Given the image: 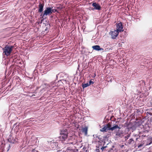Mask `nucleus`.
Instances as JSON below:
<instances>
[{
  "label": "nucleus",
  "instance_id": "nucleus-1",
  "mask_svg": "<svg viewBox=\"0 0 152 152\" xmlns=\"http://www.w3.org/2000/svg\"><path fill=\"white\" fill-rule=\"evenodd\" d=\"M13 47L14 46H13L6 45L4 48H2L3 50V53H4V54L7 56L10 55Z\"/></svg>",
  "mask_w": 152,
  "mask_h": 152
},
{
  "label": "nucleus",
  "instance_id": "nucleus-2",
  "mask_svg": "<svg viewBox=\"0 0 152 152\" xmlns=\"http://www.w3.org/2000/svg\"><path fill=\"white\" fill-rule=\"evenodd\" d=\"M68 134V132L66 129H64L61 130L60 132V139H61L62 141L65 140L67 138Z\"/></svg>",
  "mask_w": 152,
  "mask_h": 152
},
{
  "label": "nucleus",
  "instance_id": "nucleus-3",
  "mask_svg": "<svg viewBox=\"0 0 152 152\" xmlns=\"http://www.w3.org/2000/svg\"><path fill=\"white\" fill-rule=\"evenodd\" d=\"M52 7H47L44 11V13L42 17H44L45 15L47 16L48 15H50L53 12H54V10L52 9Z\"/></svg>",
  "mask_w": 152,
  "mask_h": 152
},
{
  "label": "nucleus",
  "instance_id": "nucleus-4",
  "mask_svg": "<svg viewBox=\"0 0 152 152\" xmlns=\"http://www.w3.org/2000/svg\"><path fill=\"white\" fill-rule=\"evenodd\" d=\"M119 32L117 30H115L113 31H111L109 33L110 35L111 36V38L112 39H115L118 36V34Z\"/></svg>",
  "mask_w": 152,
  "mask_h": 152
},
{
  "label": "nucleus",
  "instance_id": "nucleus-5",
  "mask_svg": "<svg viewBox=\"0 0 152 152\" xmlns=\"http://www.w3.org/2000/svg\"><path fill=\"white\" fill-rule=\"evenodd\" d=\"M92 5L94 7V8H91L90 7L91 9L92 10H101V7L100 5L96 2L93 3Z\"/></svg>",
  "mask_w": 152,
  "mask_h": 152
},
{
  "label": "nucleus",
  "instance_id": "nucleus-6",
  "mask_svg": "<svg viewBox=\"0 0 152 152\" xmlns=\"http://www.w3.org/2000/svg\"><path fill=\"white\" fill-rule=\"evenodd\" d=\"M119 32L123 31L122 25L121 23H119L116 25V30Z\"/></svg>",
  "mask_w": 152,
  "mask_h": 152
},
{
  "label": "nucleus",
  "instance_id": "nucleus-7",
  "mask_svg": "<svg viewBox=\"0 0 152 152\" xmlns=\"http://www.w3.org/2000/svg\"><path fill=\"white\" fill-rule=\"evenodd\" d=\"M101 132H106L108 130H110V124L108 123L103 128L100 130Z\"/></svg>",
  "mask_w": 152,
  "mask_h": 152
},
{
  "label": "nucleus",
  "instance_id": "nucleus-8",
  "mask_svg": "<svg viewBox=\"0 0 152 152\" xmlns=\"http://www.w3.org/2000/svg\"><path fill=\"white\" fill-rule=\"evenodd\" d=\"M93 49L96 50H102L103 49L102 48H100V47L98 45L93 46L92 47Z\"/></svg>",
  "mask_w": 152,
  "mask_h": 152
},
{
  "label": "nucleus",
  "instance_id": "nucleus-9",
  "mask_svg": "<svg viewBox=\"0 0 152 152\" xmlns=\"http://www.w3.org/2000/svg\"><path fill=\"white\" fill-rule=\"evenodd\" d=\"M120 127L117 125H114L113 127H111L110 124V130H111L112 131L117 129H120Z\"/></svg>",
  "mask_w": 152,
  "mask_h": 152
},
{
  "label": "nucleus",
  "instance_id": "nucleus-10",
  "mask_svg": "<svg viewBox=\"0 0 152 152\" xmlns=\"http://www.w3.org/2000/svg\"><path fill=\"white\" fill-rule=\"evenodd\" d=\"M43 7L44 5L43 4H41L40 3L39 5V9L38 12H41L42 11Z\"/></svg>",
  "mask_w": 152,
  "mask_h": 152
},
{
  "label": "nucleus",
  "instance_id": "nucleus-11",
  "mask_svg": "<svg viewBox=\"0 0 152 152\" xmlns=\"http://www.w3.org/2000/svg\"><path fill=\"white\" fill-rule=\"evenodd\" d=\"M74 149L72 147H69L67 148L66 152H74Z\"/></svg>",
  "mask_w": 152,
  "mask_h": 152
},
{
  "label": "nucleus",
  "instance_id": "nucleus-12",
  "mask_svg": "<svg viewBox=\"0 0 152 152\" xmlns=\"http://www.w3.org/2000/svg\"><path fill=\"white\" fill-rule=\"evenodd\" d=\"M88 127H86L82 129V132L84 133L85 135H86L87 134Z\"/></svg>",
  "mask_w": 152,
  "mask_h": 152
},
{
  "label": "nucleus",
  "instance_id": "nucleus-13",
  "mask_svg": "<svg viewBox=\"0 0 152 152\" xmlns=\"http://www.w3.org/2000/svg\"><path fill=\"white\" fill-rule=\"evenodd\" d=\"M90 86L88 83H87L84 84H82V86L83 88H86L88 86Z\"/></svg>",
  "mask_w": 152,
  "mask_h": 152
},
{
  "label": "nucleus",
  "instance_id": "nucleus-14",
  "mask_svg": "<svg viewBox=\"0 0 152 152\" xmlns=\"http://www.w3.org/2000/svg\"><path fill=\"white\" fill-rule=\"evenodd\" d=\"M128 143L129 144H133L134 143V141L132 139H131L128 141Z\"/></svg>",
  "mask_w": 152,
  "mask_h": 152
},
{
  "label": "nucleus",
  "instance_id": "nucleus-15",
  "mask_svg": "<svg viewBox=\"0 0 152 152\" xmlns=\"http://www.w3.org/2000/svg\"><path fill=\"white\" fill-rule=\"evenodd\" d=\"M8 141L11 143H15L14 140H12L10 138L8 139Z\"/></svg>",
  "mask_w": 152,
  "mask_h": 152
},
{
  "label": "nucleus",
  "instance_id": "nucleus-16",
  "mask_svg": "<svg viewBox=\"0 0 152 152\" xmlns=\"http://www.w3.org/2000/svg\"><path fill=\"white\" fill-rule=\"evenodd\" d=\"M107 146H103L101 148V149L102 151H103L104 150H105V149L107 148Z\"/></svg>",
  "mask_w": 152,
  "mask_h": 152
},
{
  "label": "nucleus",
  "instance_id": "nucleus-17",
  "mask_svg": "<svg viewBox=\"0 0 152 152\" xmlns=\"http://www.w3.org/2000/svg\"><path fill=\"white\" fill-rule=\"evenodd\" d=\"M89 85H90L91 84H93L94 83L92 82L91 80L89 81V82L88 83Z\"/></svg>",
  "mask_w": 152,
  "mask_h": 152
},
{
  "label": "nucleus",
  "instance_id": "nucleus-18",
  "mask_svg": "<svg viewBox=\"0 0 152 152\" xmlns=\"http://www.w3.org/2000/svg\"><path fill=\"white\" fill-rule=\"evenodd\" d=\"M129 137V135L127 136H126L125 137L126 140L128 139Z\"/></svg>",
  "mask_w": 152,
  "mask_h": 152
},
{
  "label": "nucleus",
  "instance_id": "nucleus-19",
  "mask_svg": "<svg viewBox=\"0 0 152 152\" xmlns=\"http://www.w3.org/2000/svg\"><path fill=\"white\" fill-rule=\"evenodd\" d=\"M142 146V144H140L139 146H138V148Z\"/></svg>",
  "mask_w": 152,
  "mask_h": 152
},
{
  "label": "nucleus",
  "instance_id": "nucleus-20",
  "mask_svg": "<svg viewBox=\"0 0 152 152\" xmlns=\"http://www.w3.org/2000/svg\"><path fill=\"white\" fill-rule=\"evenodd\" d=\"M44 85H45V86H48V84H45Z\"/></svg>",
  "mask_w": 152,
  "mask_h": 152
},
{
  "label": "nucleus",
  "instance_id": "nucleus-21",
  "mask_svg": "<svg viewBox=\"0 0 152 152\" xmlns=\"http://www.w3.org/2000/svg\"><path fill=\"white\" fill-rule=\"evenodd\" d=\"M42 20H41L42 21H43V20H44L43 17H43H42Z\"/></svg>",
  "mask_w": 152,
  "mask_h": 152
},
{
  "label": "nucleus",
  "instance_id": "nucleus-22",
  "mask_svg": "<svg viewBox=\"0 0 152 152\" xmlns=\"http://www.w3.org/2000/svg\"><path fill=\"white\" fill-rule=\"evenodd\" d=\"M138 138H136V140H138Z\"/></svg>",
  "mask_w": 152,
  "mask_h": 152
}]
</instances>
